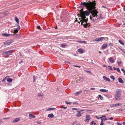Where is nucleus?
<instances>
[{
  "label": "nucleus",
  "instance_id": "nucleus-5",
  "mask_svg": "<svg viewBox=\"0 0 125 125\" xmlns=\"http://www.w3.org/2000/svg\"><path fill=\"white\" fill-rule=\"evenodd\" d=\"M13 50H10L6 52H3L2 53V55H7L10 56L11 55L10 53Z\"/></svg>",
  "mask_w": 125,
  "mask_h": 125
},
{
  "label": "nucleus",
  "instance_id": "nucleus-43",
  "mask_svg": "<svg viewBox=\"0 0 125 125\" xmlns=\"http://www.w3.org/2000/svg\"><path fill=\"white\" fill-rule=\"evenodd\" d=\"M120 50L121 51H122L125 54V51H123L122 49L121 48H120Z\"/></svg>",
  "mask_w": 125,
  "mask_h": 125
},
{
  "label": "nucleus",
  "instance_id": "nucleus-17",
  "mask_svg": "<svg viewBox=\"0 0 125 125\" xmlns=\"http://www.w3.org/2000/svg\"><path fill=\"white\" fill-rule=\"evenodd\" d=\"M2 35L3 36L5 37H8L11 34H8L7 33H2Z\"/></svg>",
  "mask_w": 125,
  "mask_h": 125
},
{
  "label": "nucleus",
  "instance_id": "nucleus-54",
  "mask_svg": "<svg viewBox=\"0 0 125 125\" xmlns=\"http://www.w3.org/2000/svg\"><path fill=\"white\" fill-rule=\"evenodd\" d=\"M109 119L111 120H112L113 119V118L112 117H111L110 118H109Z\"/></svg>",
  "mask_w": 125,
  "mask_h": 125
},
{
  "label": "nucleus",
  "instance_id": "nucleus-38",
  "mask_svg": "<svg viewBox=\"0 0 125 125\" xmlns=\"http://www.w3.org/2000/svg\"><path fill=\"white\" fill-rule=\"evenodd\" d=\"M18 30H14V33H16L18 32Z\"/></svg>",
  "mask_w": 125,
  "mask_h": 125
},
{
  "label": "nucleus",
  "instance_id": "nucleus-45",
  "mask_svg": "<svg viewBox=\"0 0 125 125\" xmlns=\"http://www.w3.org/2000/svg\"><path fill=\"white\" fill-rule=\"evenodd\" d=\"M116 70H117V71L118 72H120V69L119 68H116Z\"/></svg>",
  "mask_w": 125,
  "mask_h": 125
},
{
  "label": "nucleus",
  "instance_id": "nucleus-64",
  "mask_svg": "<svg viewBox=\"0 0 125 125\" xmlns=\"http://www.w3.org/2000/svg\"><path fill=\"white\" fill-rule=\"evenodd\" d=\"M124 10L125 11V6H124Z\"/></svg>",
  "mask_w": 125,
  "mask_h": 125
},
{
  "label": "nucleus",
  "instance_id": "nucleus-22",
  "mask_svg": "<svg viewBox=\"0 0 125 125\" xmlns=\"http://www.w3.org/2000/svg\"><path fill=\"white\" fill-rule=\"evenodd\" d=\"M119 82L121 83H123L124 82V81L122 80V79L120 78H119L118 79Z\"/></svg>",
  "mask_w": 125,
  "mask_h": 125
},
{
  "label": "nucleus",
  "instance_id": "nucleus-49",
  "mask_svg": "<svg viewBox=\"0 0 125 125\" xmlns=\"http://www.w3.org/2000/svg\"><path fill=\"white\" fill-rule=\"evenodd\" d=\"M90 89L91 90H94L95 89V88H91Z\"/></svg>",
  "mask_w": 125,
  "mask_h": 125
},
{
  "label": "nucleus",
  "instance_id": "nucleus-37",
  "mask_svg": "<svg viewBox=\"0 0 125 125\" xmlns=\"http://www.w3.org/2000/svg\"><path fill=\"white\" fill-rule=\"evenodd\" d=\"M77 42H80V43H86V41H77Z\"/></svg>",
  "mask_w": 125,
  "mask_h": 125
},
{
  "label": "nucleus",
  "instance_id": "nucleus-24",
  "mask_svg": "<svg viewBox=\"0 0 125 125\" xmlns=\"http://www.w3.org/2000/svg\"><path fill=\"white\" fill-rule=\"evenodd\" d=\"M7 80L8 82H11L12 81V79L10 78H7Z\"/></svg>",
  "mask_w": 125,
  "mask_h": 125
},
{
  "label": "nucleus",
  "instance_id": "nucleus-23",
  "mask_svg": "<svg viewBox=\"0 0 125 125\" xmlns=\"http://www.w3.org/2000/svg\"><path fill=\"white\" fill-rule=\"evenodd\" d=\"M15 19L16 22L18 23L19 22V20L18 18L17 17H15Z\"/></svg>",
  "mask_w": 125,
  "mask_h": 125
},
{
  "label": "nucleus",
  "instance_id": "nucleus-32",
  "mask_svg": "<svg viewBox=\"0 0 125 125\" xmlns=\"http://www.w3.org/2000/svg\"><path fill=\"white\" fill-rule=\"evenodd\" d=\"M94 40L95 41H96V42L100 41L99 38H96V39H95Z\"/></svg>",
  "mask_w": 125,
  "mask_h": 125
},
{
  "label": "nucleus",
  "instance_id": "nucleus-58",
  "mask_svg": "<svg viewBox=\"0 0 125 125\" xmlns=\"http://www.w3.org/2000/svg\"><path fill=\"white\" fill-rule=\"evenodd\" d=\"M37 123L39 124H40L41 123V122L40 121H38L37 122Z\"/></svg>",
  "mask_w": 125,
  "mask_h": 125
},
{
  "label": "nucleus",
  "instance_id": "nucleus-7",
  "mask_svg": "<svg viewBox=\"0 0 125 125\" xmlns=\"http://www.w3.org/2000/svg\"><path fill=\"white\" fill-rule=\"evenodd\" d=\"M12 42H11L10 41H7L4 43L3 45H9Z\"/></svg>",
  "mask_w": 125,
  "mask_h": 125
},
{
  "label": "nucleus",
  "instance_id": "nucleus-50",
  "mask_svg": "<svg viewBox=\"0 0 125 125\" xmlns=\"http://www.w3.org/2000/svg\"><path fill=\"white\" fill-rule=\"evenodd\" d=\"M5 77V78H4L3 80H2V82H4V81H5V79H6V77Z\"/></svg>",
  "mask_w": 125,
  "mask_h": 125
},
{
  "label": "nucleus",
  "instance_id": "nucleus-48",
  "mask_svg": "<svg viewBox=\"0 0 125 125\" xmlns=\"http://www.w3.org/2000/svg\"><path fill=\"white\" fill-rule=\"evenodd\" d=\"M73 66L76 67H79V68H80V67H81L80 66H78L77 65H73Z\"/></svg>",
  "mask_w": 125,
  "mask_h": 125
},
{
  "label": "nucleus",
  "instance_id": "nucleus-18",
  "mask_svg": "<svg viewBox=\"0 0 125 125\" xmlns=\"http://www.w3.org/2000/svg\"><path fill=\"white\" fill-rule=\"evenodd\" d=\"M99 91L101 92H107L108 91V90L104 89H100Z\"/></svg>",
  "mask_w": 125,
  "mask_h": 125
},
{
  "label": "nucleus",
  "instance_id": "nucleus-61",
  "mask_svg": "<svg viewBox=\"0 0 125 125\" xmlns=\"http://www.w3.org/2000/svg\"><path fill=\"white\" fill-rule=\"evenodd\" d=\"M23 62V61H21L20 62H19V63L20 64H21V63Z\"/></svg>",
  "mask_w": 125,
  "mask_h": 125
},
{
  "label": "nucleus",
  "instance_id": "nucleus-35",
  "mask_svg": "<svg viewBox=\"0 0 125 125\" xmlns=\"http://www.w3.org/2000/svg\"><path fill=\"white\" fill-rule=\"evenodd\" d=\"M117 63H118V65L119 66H120L121 65V62H117Z\"/></svg>",
  "mask_w": 125,
  "mask_h": 125
},
{
  "label": "nucleus",
  "instance_id": "nucleus-33",
  "mask_svg": "<svg viewBox=\"0 0 125 125\" xmlns=\"http://www.w3.org/2000/svg\"><path fill=\"white\" fill-rule=\"evenodd\" d=\"M108 67H109V68H108L110 70H113V68L112 66H108Z\"/></svg>",
  "mask_w": 125,
  "mask_h": 125
},
{
  "label": "nucleus",
  "instance_id": "nucleus-39",
  "mask_svg": "<svg viewBox=\"0 0 125 125\" xmlns=\"http://www.w3.org/2000/svg\"><path fill=\"white\" fill-rule=\"evenodd\" d=\"M83 78L81 77H79V80L80 81H82L83 80Z\"/></svg>",
  "mask_w": 125,
  "mask_h": 125
},
{
  "label": "nucleus",
  "instance_id": "nucleus-44",
  "mask_svg": "<svg viewBox=\"0 0 125 125\" xmlns=\"http://www.w3.org/2000/svg\"><path fill=\"white\" fill-rule=\"evenodd\" d=\"M85 72L87 73H91V71H88V70H86Z\"/></svg>",
  "mask_w": 125,
  "mask_h": 125
},
{
  "label": "nucleus",
  "instance_id": "nucleus-55",
  "mask_svg": "<svg viewBox=\"0 0 125 125\" xmlns=\"http://www.w3.org/2000/svg\"><path fill=\"white\" fill-rule=\"evenodd\" d=\"M104 125V123L103 122H101V123L100 125Z\"/></svg>",
  "mask_w": 125,
  "mask_h": 125
},
{
  "label": "nucleus",
  "instance_id": "nucleus-26",
  "mask_svg": "<svg viewBox=\"0 0 125 125\" xmlns=\"http://www.w3.org/2000/svg\"><path fill=\"white\" fill-rule=\"evenodd\" d=\"M105 38V37H101L100 38H99V40L100 41H103V40Z\"/></svg>",
  "mask_w": 125,
  "mask_h": 125
},
{
  "label": "nucleus",
  "instance_id": "nucleus-2",
  "mask_svg": "<svg viewBox=\"0 0 125 125\" xmlns=\"http://www.w3.org/2000/svg\"><path fill=\"white\" fill-rule=\"evenodd\" d=\"M121 93L122 91L120 89H118L116 90L115 96V100H117L121 99Z\"/></svg>",
  "mask_w": 125,
  "mask_h": 125
},
{
  "label": "nucleus",
  "instance_id": "nucleus-9",
  "mask_svg": "<svg viewBox=\"0 0 125 125\" xmlns=\"http://www.w3.org/2000/svg\"><path fill=\"white\" fill-rule=\"evenodd\" d=\"M87 22H85V23H84L83 24V27L85 28H86L87 27H89L90 26V24L88 23H87Z\"/></svg>",
  "mask_w": 125,
  "mask_h": 125
},
{
  "label": "nucleus",
  "instance_id": "nucleus-19",
  "mask_svg": "<svg viewBox=\"0 0 125 125\" xmlns=\"http://www.w3.org/2000/svg\"><path fill=\"white\" fill-rule=\"evenodd\" d=\"M55 109V108H51L48 109L46 110V111H49L53 110Z\"/></svg>",
  "mask_w": 125,
  "mask_h": 125
},
{
  "label": "nucleus",
  "instance_id": "nucleus-47",
  "mask_svg": "<svg viewBox=\"0 0 125 125\" xmlns=\"http://www.w3.org/2000/svg\"><path fill=\"white\" fill-rule=\"evenodd\" d=\"M121 70L123 71V72L124 73H125V70H124V68L121 69Z\"/></svg>",
  "mask_w": 125,
  "mask_h": 125
},
{
  "label": "nucleus",
  "instance_id": "nucleus-52",
  "mask_svg": "<svg viewBox=\"0 0 125 125\" xmlns=\"http://www.w3.org/2000/svg\"><path fill=\"white\" fill-rule=\"evenodd\" d=\"M37 28L38 29H40L41 27L39 26H37Z\"/></svg>",
  "mask_w": 125,
  "mask_h": 125
},
{
  "label": "nucleus",
  "instance_id": "nucleus-46",
  "mask_svg": "<svg viewBox=\"0 0 125 125\" xmlns=\"http://www.w3.org/2000/svg\"><path fill=\"white\" fill-rule=\"evenodd\" d=\"M61 108H64V109H66L67 108V107H64V106H61Z\"/></svg>",
  "mask_w": 125,
  "mask_h": 125
},
{
  "label": "nucleus",
  "instance_id": "nucleus-36",
  "mask_svg": "<svg viewBox=\"0 0 125 125\" xmlns=\"http://www.w3.org/2000/svg\"><path fill=\"white\" fill-rule=\"evenodd\" d=\"M38 96H42V95L41 93H39L38 94Z\"/></svg>",
  "mask_w": 125,
  "mask_h": 125
},
{
  "label": "nucleus",
  "instance_id": "nucleus-16",
  "mask_svg": "<svg viewBox=\"0 0 125 125\" xmlns=\"http://www.w3.org/2000/svg\"><path fill=\"white\" fill-rule=\"evenodd\" d=\"M21 119L20 118H16L13 121V122H16L19 121Z\"/></svg>",
  "mask_w": 125,
  "mask_h": 125
},
{
  "label": "nucleus",
  "instance_id": "nucleus-28",
  "mask_svg": "<svg viewBox=\"0 0 125 125\" xmlns=\"http://www.w3.org/2000/svg\"><path fill=\"white\" fill-rule=\"evenodd\" d=\"M118 42L120 43L122 45H124V43L121 40H119Z\"/></svg>",
  "mask_w": 125,
  "mask_h": 125
},
{
  "label": "nucleus",
  "instance_id": "nucleus-13",
  "mask_svg": "<svg viewBox=\"0 0 125 125\" xmlns=\"http://www.w3.org/2000/svg\"><path fill=\"white\" fill-rule=\"evenodd\" d=\"M108 46V44L107 43H105L103 44L102 46V48L103 49H104L106 47Z\"/></svg>",
  "mask_w": 125,
  "mask_h": 125
},
{
  "label": "nucleus",
  "instance_id": "nucleus-4",
  "mask_svg": "<svg viewBox=\"0 0 125 125\" xmlns=\"http://www.w3.org/2000/svg\"><path fill=\"white\" fill-rule=\"evenodd\" d=\"M84 110H82L80 111H78L77 112V113L75 115V116L77 117H79L81 116L83 113H82L83 111H85Z\"/></svg>",
  "mask_w": 125,
  "mask_h": 125
},
{
  "label": "nucleus",
  "instance_id": "nucleus-11",
  "mask_svg": "<svg viewBox=\"0 0 125 125\" xmlns=\"http://www.w3.org/2000/svg\"><path fill=\"white\" fill-rule=\"evenodd\" d=\"M110 62L111 63H113L115 62V61L113 59L112 57H110L109 58Z\"/></svg>",
  "mask_w": 125,
  "mask_h": 125
},
{
  "label": "nucleus",
  "instance_id": "nucleus-56",
  "mask_svg": "<svg viewBox=\"0 0 125 125\" xmlns=\"http://www.w3.org/2000/svg\"><path fill=\"white\" fill-rule=\"evenodd\" d=\"M104 120V118H101V122H103V120Z\"/></svg>",
  "mask_w": 125,
  "mask_h": 125
},
{
  "label": "nucleus",
  "instance_id": "nucleus-63",
  "mask_svg": "<svg viewBox=\"0 0 125 125\" xmlns=\"http://www.w3.org/2000/svg\"><path fill=\"white\" fill-rule=\"evenodd\" d=\"M104 119L106 121L107 120V119L106 118H104Z\"/></svg>",
  "mask_w": 125,
  "mask_h": 125
},
{
  "label": "nucleus",
  "instance_id": "nucleus-31",
  "mask_svg": "<svg viewBox=\"0 0 125 125\" xmlns=\"http://www.w3.org/2000/svg\"><path fill=\"white\" fill-rule=\"evenodd\" d=\"M110 77L111 79H113L114 81L115 80V79L114 76L111 75L110 76Z\"/></svg>",
  "mask_w": 125,
  "mask_h": 125
},
{
  "label": "nucleus",
  "instance_id": "nucleus-34",
  "mask_svg": "<svg viewBox=\"0 0 125 125\" xmlns=\"http://www.w3.org/2000/svg\"><path fill=\"white\" fill-rule=\"evenodd\" d=\"M65 103L67 104H71L72 103V102H68L67 101H66Z\"/></svg>",
  "mask_w": 125,
  "mask_h": 125
},
{
  "label": "nucleus",
  "instance_id": "nucleus-1",
  "mask_svg": "<svg viewBox=\"0 0 125 125\" xmlns=\"http://www.w3.org/2000/svg\"><path fill=\"white\" fill-rule=\"evenodd\" d=\"M81 5H83L86 9H87L90 12L93 17L97 16V14L98 12L95 9L96 7L95 6L96 5V3L93 2H91L89 1V2H82L81 3Z\"/></svg>",
  "mask_w": 125,
  "mask_h": 125
},
{
  "label": "nucleus",
  "instance_id": "nucleus-40",
  "mask_svg": "<svg viewBox=\"0 0 125 125\" xmlns=\"http://www.w3.org/2000/svg\"><path fill=\"white\" fill-rule=\"evenodd\" d=\"M109 46H113V44L112 43H110L109 45Z\"/></svg>",
  "mask_w": 125,
  "mask_h": 125
},
{
  "label": "nucleus",
  "instance_id": "nucleus-15",
  "mask_svg": "<svg viewBox=\"0 0 125 125\" xmlns=\"http://www.w3.org/2000/svg\"><path fill=\"white\" fill-rule=\"evenodd\" d=\"M29 117H30V119H31L32 118H35V116L31 114H29Z\"/></svg>",
  "mask_w": 125,
  "mask_h": 125
},
{
  "label": "nucleus",
  "instance_id": "nucleus-25",
  "mask_svg": "<svg viewBox=\"0 0 125 125\" xmlns=\"http://www.w3.org/2000/svg\"><path fill=\"white\" fill-rule=\"evenodd\" d=\"M122 104L121 103H118L116 104H115V106L117 107L118 106H120Z\"/></svg>",
  "mask_w": 125,
  "mask_h": 125
},
{
  "label": "nucleus",
  "instance_id": "nucleus-20",
  "mask_svg": "<svg viewBox=\"0 0 125 125\" xmlns=\"http://www.w3.org/2000/svg\"><path fill=\"white\" fill-rule=\"evenodd\" d=\"M54 116V115L52 114H49L48 115V117L50 118H52Z\"/></svg>",
  "mask_w": 125,
  "mask_h": 125
},
{
  "label": "nucleus",
  "instance_id": "nucleus-53",
  "mask_svg": "<svg viewBox=\"0 0 125 125\" xmlns=\"http://www.w3.org/2000/svg\"><path fill=\"white\" fill-rule=\"evenodd\" d=\"M105 117V115H103L102 117H99V118H102L103 117Z\"/></svg>",
  "mask_w": 125,
  "mask_h": 125
},
{
  "label": "nucleus",
  "instance_id": "nucleus-3",
  "mask_svg": "<svg viewBox=\"0 0 125 125\" xmlns=\"http://www.w3.org/2000/svg\"><path fill=\"white\" fill-rule=\"evenodd\" d=\"M90 14V12L88 10L84 11L83 13L80 15L81 17L84 20V19H86V18L85 16H88Z\"/></svg>",
  "mask_w": 125,
  "mask_h": 125
},
{
  "label": "nucleus",
  "instance_id": "nucleus-51",
  "mask_svg": "<svg viewBox=\"0 0 125 125\" xmlns=\"http://www.w3.org/2000/svg\"><path fill=\"white\" fill-rule=\"evenodd\" d=\"M117 124L118 125H122L121 123H120L118 122H117Z\"/></svg>",
  "mask_w": 125,
  "mask_h": 125
},
{
  "label": "nucleus",
  "instance_id": "nucleus-6",
  "mask_svg": "<svg viewBox=\"0 0 125 125\" xmlns=\"http://www.w3.org/2000/svg\"><path fill=\"white\" fill-rule=\"evenodd\" d=\"M81 20H80V21H82L81 22V24L82 25H83V23L85 22H87V21H88V19L87 18H86V19H84V20L81 17Z\"/></svg>",
  "mask_w": 125,
  "mask_h": 125
},
{
  "label": "nucleus",
  "instance_id": "nucleus-29",
  "mask_svg": "<svg viewBox=\"0 0 125 125\" xmlns=\"http://www.w3.org/2000/svg\"><path fill=\"white\" fill-rule=\"evenodd\" d=\"M99 97L100 98V99L102 100H103V97H102L101 95H98Z\"/></svg>",
  "mask_w": 125,
  "mask_h": 125
},
{
  "label": "nucleus",
  "instance_id": "nucleus-12",
  "mask_svg": "<svg viewBox=\"0 0 125 125\" xmlns=\"http://www.w3.org/2000/svg\"><path fill=\"white\" fill-rule=\"evenodd\" d=\"M77 51L79 53L81 54L83 53L84 52V50L82 48L78 49Z\"/></svg>",
  "mask_w": 125,
  "mask_h": 125
},
{
  "label": "nucleus",
  "instance_id": "nucleus-62",
  "mask_svg": "<svg viewBox=\"0 0 125 125\" xmlns=\"http://www.w3.org/2000/svg\"><path fill=\"white\" fill-rule=\"evenodd\" d=\"M102 7H103L104 8H106V7L105 6H102Z\"/></svg>",
  "mask_w": 125,
  "mask_h": 125
},
{
  "label": "nucleus",
  "instance_id": "nucleus-30",
  "mask_svg": "<svg viewBox=\"0 0 125 125\" xmlns=\"http://www.w3.org/2000/svg\"><path fill=\"white\" fill-rule=\"evenodd\" d=\"M83 9H81L80 10V13H81V15L82 14L84 11H83Z\"/></svg>",
  "mask_w": 125,
  "mask_h": 125
},
{
  "label": "nucleus",
  "instance_id": "nucleus-8",
  "mask_svg": "<svg viewBox=\"0 0 125 125\" xmlns=\"http://www.w3.org/2000/svg\"><path fill=\"white\" fill-rule=\"evenodd\" d=\"M90 119V116L88 115L87 114L86 115V119L85 120V122H88Z\"/></svg>",
  "mask_w": 125,
  "mask_h": 125
},
{
  "label": "nucleus",
  "instance_id": "nucleus-60",
  "mask_svg": "<svg viewBox=\"0 0 125 125\" xmlns=\"http://www.w3.org/2000/svg\"><path fill=\"white\" fill-rule=\"evenodd\" d=\"M116 68H116L115 67H113V69H114V70H116Z\"/></svg>",
  "mask_w": 125,
  "mask_h": 125
},
{
  "label": "nucleus",
  "instance_id": "nucleus-57",
  "mask_svg": "<svg viewBox=\"0 0 125 125\" xmlns=\"http://www.w3.org/2000/svg\"><path fill=\"white\" fill-rule=\"evenodd\" d=\"M94 121H92V122H91V124H92V125H93V124H94Z\"/></svg>",
  "mask_w": 125,
  "mask_h": 125
},
{
  "label": "nucleus",
  "instance_id": "nucleus-21",
  "mask_svg": "<svg viewBox=\"0 0 125 125\" xmlns=\"http://www.w3.org/2000/svg\"><path fill=\"white\" fill-rule=\"evenodd\" d=\"M61 46L62 48H65L67 46L66 44L65 43H62L61 44Z\"/></svg>",
  "mask_w": 125,
  "mask_h": 125
},
{
  "label": "nucleus",
  "instance_id": "nucleus-14",
  "mask_svg": "<svg viewBox=\"0 0 125 125\" xmlns=\"http://www.w3.org/2000/svg\"><path fill=\"white\" fill-rule=\"evenodd\" d=\"M103 78L104 80L106 81H108L109 82H110V80L109 79L106 77L105 76H103Z\"/></svg>",
  "mask_w": 125,
  "mask_h": 125
},
{
  "label": "nucleus",
  "instance_id": "nucleus-41",
  "mask_svg": "<svg viewBox=\"0 0 125 125\" xmlns=\"http://www.w3.org/2000/svg\"><path fill=\"white\" fill-rule=\"evenodd\" d=\"M115 104H113L112 105H111L110 106V107H113L114 106H115Z\"/></svg>",
  "mask_w": 125,
  "mask_h": 125
},
{
  "label": "nucleus",
  "instance_id": "nucleus-10",
  "mask_svg": "<svg viewBox=\"0 0 125 125\" xmlns=\"http://www.w3.org/2000/svg\"><path fill=\"white\" fill-rule=\"evenodd\" d=\"M82 91L81 90L76 92L74 93V95L75 96H77L80 94L82 93Z\"/></svg>",
  "mask_w": 125,
  "mask_h": 125
},
{
  "label": "nucleus",
  "instance_id": "nucleus-42",
  "mask_svg": "<svg viewBox=\"0 0 125 125\" xmlns=\"http://www.w3.org/2000/svg\"><path fill=\"white\" fill-rule=\"evenodd\" d=\"M72 109L73 110H77L78 109V108H72Z\"/></svg>",
  "mask_w": 125,
  "mask_h": 125
},
{
  "label": "nucleus",
  "instance_id": "nucleus-27",
  "mask_svg": "<svg viewBox=\"0 0 125 125\" xmlns=\"http://www.w3.org/2000/svg\"><path fill=\"white\" fill-rule=\"evenodd\" d=\"M33 82H34L36 81V77H35V76H33Z\"/></svg>",
  "mask_w": 125,
  "mask_h": 125
},
{
  "label": "nucleus",
  "instance_id": "nucleus-59",
  "mask_svg": "<svg viewBox=\"0 0 125 125\" xmlns=\"http://www.w3.org/2000/svg\"><path fill=\"white\" fill-rule=\"evenodd\" d=\"M9 118H3V119H9Z\"/></svg>",
  "mask_w": 125,
  "mask_h": 125
}]
</instances>
